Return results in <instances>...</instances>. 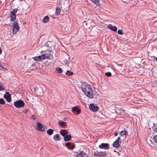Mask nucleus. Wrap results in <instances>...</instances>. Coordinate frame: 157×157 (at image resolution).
I'll return each instance as SVG.
<instances>
[{
    "label": "nucleus",
    "mask_w": 157,
    "mask_h": 157,
    "mask_svg": "<svg viewBox=\"0 0 157 157\" xmlns=\"http://www.w3.org/2000/svg\"><path fill=\"white\" fill-rule=\"evenodd\" d=\"M46 45H47L48 47V51L49 52H51L55 49V43L53 41H48L46 43Z\"/></svg>",
    "instance_id": "obj_1"
},
{
    "label": "nucleus",
    "mask_w": 157,
    "mask_h": 157,
    "mask_svg": "<svg viewBox=\"0 0 157 157\" xmlns=\"http://www.w3.org/2000/svg\"><path fill=\"white\" fill-rule=\"evenodd\" d=\"M81 88L84 93L89 91L90 90H92L90 86L86 85L85 84L82 83L81 85Z\"/></svg>",
    "instance_id": "obj_2"
},
{
    "label": "nucleus",
    "mask_w": 157,
    "mask_h": 157,
    "mask_svg": "<svg viewBox=\"0 0 157 157\" xmlns=\"http://www.w3.org/2000/svg\"><path fill=\"white\" fill-rule=\"evenodd\" d=\"M14 105L17 108H20L25 105V103L23 101L19 100L14 102Z\"/></svg>",
    "instance_id": "obj_3"
},
{
    "label": "nucleus",
    "mask_w": 157,
    "mask_h": 157,
    "mask_svg": "<svg viewBox=\"0 0 157 157\" xmlns=\"http://www.w3.org/2000/svg\"><path fill=\"white\" fill-rule=\"evenodd\" d=\"M36 125V129L37 130L42 132L45 131V128L46 127L45 126H43L42 124L39 122H37Z\"/></svg>",
    "instance_id": "obj_4"
},
{
    "label": "nucleus",
    "mask_w": 157,
    "mask_h": 157,
    "mask_svg": "<svg viewBox=\"0 0 157 157\" xmlns=\"http://www.w3.org/2000/svg\"><path fill=\"white\" fill-rule=\"evenodd\" d=\"M13 25L14 26L13 29V33H15L18 31L19 29V25L17 22L15 21L13 24Z\"/></svg>",
    "instance_id": "obj_5"
},
{
    "label": "nucleus",
    "mask_w": 157,
    "mask_h": 157,
    "mask_svg": "<svg viewBox=\"0 0 157 157\" xmlns=\"http://www.w3.org/2000/svg\"><path fill=\"white\" fill-rule=\"evenodd\" d=\"M84 93L85 95L89 98H93L94 97V94L92 89L90 90L89 91H87L86 93Z\"/></svg>",
    "instance_id": "obj_6"
},
{
    "label": "nucleus",
    "mask_w": 157,
    "mask_h": 157,
    "mask_svg": "<svg viewBox=\"0 0 157 157\" xmlns=\"http://www.w3.org/2000/svg\"><path fill=\"white\" fill-rule=\"evenodd\" d=\"M109 145L108 144L102 143L99 145V147L101 149H108L109 147Z\"/></svg>",
    "instance_id": "obj_7"
},
{
    "label": "nucleus",
    "mask_w": 157,
    "mask_h": 157,
    "mask_svg": "<svg viewBox=\"0 0 157 157\" xmlns=\"http://www.w3.org/2000/svg\"><path fill=\"white\" fill-rule=\"evenodd\" d=\"M90 109L93 111H96L98 109V107L97 105H95L93 104H91L89 106Z\"/></svg>",
    "instance_id": "obj_8"
},
{
    "label": "nucleus",
    "mask_w": 157,
    "mask_h": 157,
    "mask_svg": "<svg viewBox=\"0 0 157 157\" xmlns=\"http://www.w3.org/2000/svg\"><path fill=\"white\" fill-rule=\"evenodd\" d=\"M11 95L9 94V92H6V94H4V98L6 99L8 102H10L11 100Z\"/></svg>",
    "instance_id": "obj_9"
},
{
    "label": "nucleus",
    "mask_w": 157,
    "mask_h": 157,
    "mask_svg": "<svg viewBox=\"0 0 157 157\" xmlns=\"http://www.w3.org/2000/svg\"><path fill=\"white\" fill-rule=\"evenodd\" d=\"M120 140V137H118L116 141L113 142V147L116 148H118L119 147L120 145L119 141Z\"/></svg>",
    "instance_id": "obj_10"
},
{
    "label": "nucleus",
    "mask_w": 157,
    "mask_h": 157,
    "mask_svg": "<svg viewBox=\"0 0 157 157\" xmlns=\"http://www.w3.org/2000/svg\"><path fill=\"white\" fill-rule=\"evenodd\" d=\"M66 146L69 149H72L75 147V144L70 142H67L65 144Z\"/></svg>",
    "instance_id": "obj_11"
},
{
    "label": "nucleus",
    "mask_w": 157,
    "mask_h": 157,
    "mask_svg": "<svg viewBox=\"0 0 157 157\" xmlns=\"http://www.w3.org/2000/svg\"><path fill=\"white\" fill-rule=\"evenodd\" d=\"M86 154L82 151H80V152H77L76 154V157H85Z\"/></svg>",
    "instance_id": "obj_12"
},
{
    "label": "nucleus",
    "mask_w": 157,
    "mask_h": 157,
    "mask_svg": "<svg viewBox=\"0 0 157 157\" xmlns=\"http://www.w3.org/2000/svg\"><path fill=\"white\" fill-rule=\"evenodd\" d=\"M53 139L55 141H60L61 140V137L59 134H56L53 136Z\"/></svg>",
    "instance_id": "obj_13"
},
{
    "label": "nucleus",
    "mask_w": 157,
    "mask_h": 157,
    "mask_svg": "<svg viewBox=\"0 0 157 157\" xmlns=\"http://www.w3.org/2000/svg\"><path fill=\"white\" fill-rule=\"evenodd\" d=\"M106 155V153L105 152H98L97 153V156L99 157H102L103 156H105Z\"/></svg>",
    "instance_id": "obj_14"
},
{
    "label": "nucleus",
    "mask_w": 157,
    "mask_h": 157,
    "mask_svg": "<svg viewBox=\"0 0 157 157\" xmlns=\"http://www.w3.org/2000/svg\"><path fill=\"white\" fill-rule=\"evenodd\" d=\"M68 133V132L64 129L62 130L60 132V134L64 137L67 136Z\"/></svg>",
    "instance_id": "obj_15"
},
{
    "label": "nucleus",
    "mask_w": 157,
    "mask_h": 157,
    "mask_svg": "<svg viewBox=\"0 0 157 157\" xmlns=\"http://www.w3.org/2000/svg\"><path fill=\"white\" fill-rule=\"evenodd\" d=\"M128 132L126 130L122 131L119 133V135L121 136H125V138Z\"/></svg>",
    "instance_id": "obj_16"
},
{
    "label": "nucleus",
    "mask_w": 157,
    "mask_h": 157,
    "mask_svg": "<svg viewBox=\"0 0 157 157\" xmlns=\"http://www.w3.org/2000/svg\"><path fill=\"white\" fill-rule=\"evenodd\" d=\"M72 110L73 111H76L77 114H79L81 113L80 110L78 109L77 106H75L73 107Z\"/></svg>",
    "instance_id": "obj_17"
},
{
    "label": "nucleus",
    "mask_w": 157,
    "mask_h": 157,
    "mask_svg": "<svg viewBox=\"0 0 157 157\" xmlns=\"http://www.w3.org/2000/svg\"><path fill=\"white\" fill-rule=\"evenodd\" d=\"M94 97V98L95 99V100L96 101H99L100 100V97L99 94H97V93L96 94H95Z\"/></svg>",
    "instance_id": "obj_18"
},
{
    "label": "nucleus",
    "mask_w": 157,
    "mask_h": 157,
    "mask_svg": "<svg viewBox=\"0 0 157 157\" xmlns=\"http://www.w3.org/2000/svg\"><path fill=\"white\" fill-rule=\"evenodd\" d=\"M43 59H50L51 57V54L50 53H48L43 54Z\"/></svg>",
    "instance_id": "obj_19"
},
{
    "label": "nucleus",
    "mask_w": 157,
    "mask_h": 157,
    "mask_svg": "<svg viewBox=\"0 0 157 157\" xmlns=\"http://www.w3.org/2000/svg\"><path fill=\"white\" fill-rule=\"evenodd\" d=\"M11 16L10 17L11 18V21H14L16 19V15L15 14H13V12H11Z\"/></svg>",
    "instance_id": "obj_20"
},
{
    "label": "nucleus",
    "mask_w": 157,
    "mask_h": 157,
    "mask_svg": "<svg viewBox=\"0 0 157 157\" xmlns=\"http://www.w3.org/2000/svg\"><path fill=\"white\" fill-rule=\"evenodd\" d=\"M71 138V136L70 135H68L64 137V139L65 141H70Z\"/></svg>",
    "instance_id": "obj_21"
},
{
    "label": "nucleus",
    "mask_w": 157,
    "mask_h": 157,
    "mask_svg": "<svg viewBox=\"0 0 157 157\" xmlns=\"http://www.w3.org/2000/svg\"><path fill=\"white\" fill-rule=\"evenodd\" d=\"M109 28L112 30L114 32H116L117 31V29L115 26H113L111 25H109Z\"/></svg>",
    "instance_id": "obj_22"
},
{
    "label": "nucleus",
    "mask_w": 157,
    "mask_h": 157,
    "mask_svg": "<svg viewBox=\"0 0 157 157\" xmlns=\"http://www.w3.org/2000/svg\"><path fill=\"white\" fill-rule=\"evenodd\" d=\"M49 20V18L48 16H46L44 17L42 21L43 23H45L48 22Z\"/></svg>",
    "instance_id": "obj_23"
},
{
    "label": "nucleus",
    "mask_w": 157,
    "mask_h": 157,
    "mask_svg": "<svg viewBox=\"0 0 157 157\" xmlns=\"http://www.w3.org/2000/svg\"><path fill=\"white\" fill-rule=\"evenodd\" d=\"M41 48L42 49L41 52H45L47 50H48V48L47 47V45H46V44L44 45H43L41 46Z\"/></svg>",
    "instance_id": "obj_24"
},
{
    "label": "nucleus",
    "mask_w": 157,
    "mask_h": 157,
    "mask_svg": "<svg viewBox=\"0 0 157 157\" xmlns=\"http://www.w3.org/2000/svg\"><path fill=\"white\" fill-rule=\"evenodd\" d=\"M53 132V130L52 129H48L47 131V134L50 136L52 135Z\"/></svg>",
    "instance_id": "obj_25"
},
{
    "label": "nucleus",
    "mask_w": 157,
    "mask_h": 157,
    "mask_svg": "<svg viewBox=\"0 0 157 157\" xmlns=\"http://www.w3.org/2000/svg\"><path fill=\"white\" fill-rule=\"evenodd\" d=\"M60 12L61 10L60 8L59 7H56V14L57 15H59Z\"/></svg>",
    "instance_id": "obj_26"
},
{
    "label": "nucleus",
    "mask_w": 157,
    "mask_h": 157,
    "mask_svg": "<svg viewBox=\"0 0 157 157\" xmlns=\"http://www.w3.org/2000/svg\"><path fill=\"white\" fill-rule=\"evenodd\" d=\"M34 59H37V61H40L41 59H43V55L39 56L37 57H34Z\"/></svg>",
    "instance_id": "obj_27"
},
{
    "label": "nucleus",
    "mask_w": 157,
    "mask_h": 157,
    "mask_svg": "<svg viewBox=\"0 0 157 157\" xmlns=\"http://www.w3.org/2000/svg\"><path fill=\"white\" fill-rule=\"evenodd\" d=\"M92 2L96 5L99 6L100 5L99 0H90Z\"/></svg>",
    "instance_id": "obj_28"
},
{
    "label": "nucleus",
    "mask_w": 157,
    "mask_h": 157,
    "mask_svg": "<svg viewBox=\"0 0 157 157\" xmlns=\"http://www.w3.org/2000/svg\"><path fill=\"white\" fill-rule=\"evenodd\" d=\"M0 70H4V71H7V69L6 68H5L3 67L2 65V64L1 63H0Z\"/></svg>",
    "instance_id": "obj_29"
},
{
    "label": "nucleus",
    "mask_w": 157,
    "mask_h": 157,
    "mask_svg": "<svg viewBox=\"0 0 157 157\" xmlns=\"http://www.w3.org/2000/svg\"><path fill=\"white\" fill-rule=\"evenodd\" d=\"M56 70L57 71V72L59 73H61L62 71V69L60 68H56Z\"/></svg>",
    "instance_id": "obj_30"
},
{
    "label": "nucleus",
    "mask_w": 157,
    "mask_h": 157,
    "mask_svg": "<svg viewBox=\"0 0 157 157\" xmlns=\"http://www.w3.org/2000/svg\"><path fill=\"white\" fill-rule=\"evenodd\" d=\"M5 103V100L3 98H0V104H4Z\"/></svg>",
    "instance_id": "obj_31"
},
{
    "label": "nucleus",
    "mask_w": 157,
    "mask_h": 157,
    "mask_svg": "<svg viewBox=\"0 0 157 157\" xmlns=\"http://www.w3.org/2000/svg\"><path fill=\"white\" fill-rule=\"evenodd\" d=\"M58 123L59 125H60L62 126H64L65 125V123L64 121L58 122Z\"/></svg>",
    "instance_id": "obj_32"
},
{
    "label": "nucleus",
    "mask_w": 157,
    "mask_h": 157,
    "mask_svg": "<svg viewBox=\"0 0 157 157\" xmlns=\"http://www.w3.org/2000/svg\"><path fill=\"white\" fill-rule=\"evenodd\" d=\"M4 90V88L3 87L2 84L0 82V91H2Z\"/></svg>",
    "instance_id": "obj_33"
},
{
    "label": "nucleus",
    "mask_w": 157,
    "mask_h": 157,
    "mask_svg": "<svg viewBox=\"0 0 157 157\" xmlns=\"http://www.w3.org/2000/svg\"><path fill=\"white\" fill-rule=\"evenodd\" d=\"M118 33L120 35H123V30L122 29H119L118 30Z\"/></svg>",
    "instance_id": "obj_34"
},
{
    "label": "nucleus",
    "mask_w": 157,
    "mask_h": 157,
    "mask_svg": "<svg viewBox=\"0 0 157 157\" xmlns=\"http://www.w3.org/2000/svg\"><path fill=\"white\" fill-rule=\"evenodd\" d=\"M153 130L154 132H156L157 134V125H155L154 126Z\"/></svg>",
    "instance_id": "obj_35"
},
{
    "label": "nucleus",
    "mask_w": 157,
    "mask_h": 157,
    "mask_svg": "<svg viewBox=\"0 0 157 157\" xmlns=\"http://www.w3.org/2000/svg\"><path fill=\"white\" fill-rule=\"evenodd\" d=\"M105 75L108 77L111 76L112 75L111 73L110 72H107L105 73Z\"/></svg>",
    "instance_id": "obj_36"
},
{
    "label": "nucleus",
    "mask_w": 157,
    "mask_h": 157,
    "mask_svg": "<svg viewBox=\"0 0 157 157\" xmlns=\"http://www.w3.org/2000/svg\"><path fill=\"white\" fill-rule=\"evenodd\" d=\"M153 140L155 142H157V134L155 136L153 137Z\"/></svg>",
    "instance_id": "obj_37"
},
{
    "label": "nucleus",
    "mask_w": 157,
    "mask_h": 157,
    "mask_svg": "<svg viewBox=\"0 0 157 157\" xmlns=\"http://www.w3.org/2000/svg\"><path fill=\"white\" fill-rule=\"evenodd\" d=\"M35 117V116L33 115L30 118L31 119H33L34 120H36V118Z\"/></svg>",
    "instance_id": "obj_38"
},
{
    "label": "nucleus",
    "mask_w": 157,
    "mask_h": 157,
    "mask_svg": "<svg viewBox=\"0 0 157 157\" xmlns=\"http://www.w3.org/2000/svg\"><path fill=\"white\" fill-rule=\"evenodd\" d=\"M17 9H14L13 11L11 12H13V14H15V13H17Z\"/></svg>",
    "instance_id": "obj_39"
},
{
    "label": "nucleus",
    "mask_w": 157,
    "mask_h": 157,
    "mask_svg": "<svg viewBox=\"0 0 157 157\" xmlns=\"http://www.w3.org/2000/svg\"><path fill=\"white\" fill-rule=\"evenodd\" d=\"M28 109H25V111H24V110L23 111V112L24 113L26 114L28 112Z\"/></svg>",
    "instance_id": "obj_40"
},
{
    "label": "nucleus",
    "mask_w": 157,
    "mask_h": 157,
    "mask_svg": "<svg viewBox=\"0 0 157 157\" xmlns=\"http://www.w3.org/2000/svg\"><path fill=\"white\" fill-rule=\"evenodd\" d=\"M98 151H94L93 153L94 155L97 156Z\"/></svg>",
    "instance_id": "obj_41"
},
{
    "label": "nucleus",
    "mask_w": 157,
    "mask_h": 157,
    "mask_svg": "<svg viewBox=\"0 0 157 157\" xmlns=\"http://www.w3.org/2000/svg\"><path fill=\"white\" fill-rule=\"evenodd\" d=\"M153 139L152 138H151V137H150V138H149V140H150V142H151V143H152V140Z\"/></svg>",
    "instance_id": "obj_42"
},
{
    "label": "nucleus",
    "mask_w": 157,
    "mask_h": 157,
    "mask_svg": "<svg viewBox=\"0 0 157 157\" xmlns=\"http://www.w3.org/2000/svg\"><path fill=\"white\" fill-rule=\"evenodd\" d=\"M70 73V71H67L66 72V75H69V74Z\"/></svg>",
    "instance_id": "obj_43"
},
{
    "label": "nucleus",
    "mask_w": 157,
    "mask_h": 157,
    "mask_svg": "<svg viewBox=\"0 0 157 157\" xmlns=\"http://www.w3.org/2000/svg\"><path fill=\"white\" fill-rule=\"evenodd\" d=\"M118 133L117 132H116L115 133V135H114V136H116L117 135H118Z\"/></svg>",
    "instance_id": "obj_44"
},
{
    "label": "nucleus",
    "mask_w": 157,
    "mask_h": 157,
    "mask_svg": "<svg viewBox=\"0 0 157 157\" xmlns=\"http://www.w3.org/2000/svg\"><path fill=\"white\" fill-rule=\"evenodd\" d=\"M73 72H70V74L69 75V76H71V75H73Z\"/></svg>",
    "instance_id": "obj_45"
},
{
    "label": "nucleus",
    "mask_w": 157,
    "mask_h": 157,
    "mask_svg": "<svg viewBox=\"0 0 157 157\" xmlns=\"http://www.w3.org/2000/svg\"><path fill=\"white\" fill-rule=\"evenodd\" d=\"M87 23L86 21H84L83 23V24H85L86 25H87Z\"/></svg>",
    "instance_id": "obj_46"
},
{
    "label": "nucleus",
    "mask_w": 157,
    "mask_h": 157,
    "mask_svg": "<svg viewBox=\"0 0 157 157\" xmlns=\"http://www.w3.org/2000/svg\"><path fill=\"white\" fill-rule=\"evenodd\" d=\"M2 50H1V48H0V54L2 53Z\"/></svg>",
    "instance_id": "obj_47"
},
{
    "label": "nucleus",
    "mask_w": 157,
    "mask_h": 157,
    "mask_svg": "<svg viewBox=\"0 0 157 157\" xmlns=\"http://www.w3.org/2000/svg\"><path fill=\"white\" fill-rule=\"evenodd\" d=\"M52 65V63H49L48 65H50V66H51Z\"/></svg>",
    "instance_id": "obj_48"
},
{
    "label": "nucleus",
    "mask_w": 157,
    "mask_h": 157,
    "mask_svg": "<svg viewBox=\"0 0 157 157\" xmlns=\"http://www.w3.org/2000/svg\"><path fill=\"white\" fill-rule=\"evenodd\" d=\"M154 58H155V60L157 61V57H154Z\"/></svg>",
    "instance_id": "obj_49"
},
{
    "label": "nucleus",
    "mask_w": 157,
    "mask_h": 157,
    "mask_svg": "<svg viewBox=\"0 0 157 157\" xmlns=\"http://www.w3.org/2000/svg\"><path fill=\"white\" fill-rule=\"evenodd\" d=\"M33 58L35 60L37 61V59H34V58Z\"/></svg>",
    "instance_id": "obj_50"
},
{
    "label": "nucleus",
    "mask_w": 157,
    "mask_h": 157,
    "mask_svg": "<svg viewBox=\"0 0 157 157\" xmlns=\"http://www.w3.org/2000/svg\"><path fill=\"white\" fill-rule=\"evenodd\" d=\"M91 22H93V21H92Z\"/></svg>",
    "instance_id": "obj_51"
}]
</instances>
